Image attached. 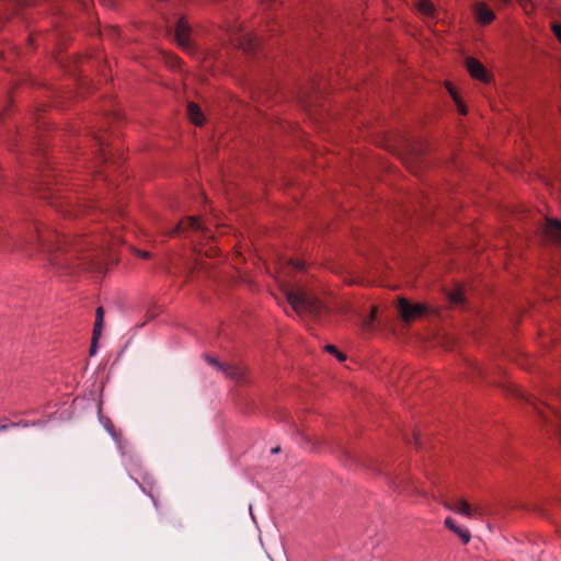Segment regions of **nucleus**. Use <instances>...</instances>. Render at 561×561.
Listing matches in <instances>:
<instances>
[{
	"instance_id": "nucleus-24",
	"label": "nucleus",
	"mask_w": 561,
	"mask_h": 561,
	"mask_svg": "<svg viewBox=\"0 0 561 561\" xmlns=\"http://www.w3.org/2000/svg\"><path fill=\"white\" fill-rule=\"evenodd\" d=\"M325 351L334 355L335 353H337L339 350L334 345H327Z\"/></svg>"
},
{
	"instance_id": "nucleus-2",
	"label": "nucleus",
	"mask_w": 561,
	"mask_h": 561,
	"mask_svg": "<svg viewBox=\"0 0 561 561\" xmlns=\"http://www.w3.org/2000/svg\"><path fill=\"white\" fill-rule=\"evenodd\" d=\"M286 296L291 308L298 313L307 312L313 317H320L328 312L327 306L306 289L293 288L286 291Z\"/></svg>"
},
{
	"instance_id": "nucleus-7",
	"label": "nucleus",
	"mask_w": 561,
	"mask_h": 561,
	"mask_svg": "<svg viewBox=\"0 0 561 561\" xmlns=\"http://www.w3.org/2000/svg\"><path fill=\"white\" fill-rule=\"evenodd\" d=\"M231 42L238 47L242 48L245 53H250L256 48L257 39L249 33L236 32L231 35Z\"/></svg>"
},
{
	"instance_id": "nucleus-16",
	"label": "nucleus",
	"mask_w": 561,
	"mask_h": 561,
	"mask_svg": "<svg viewBox=\"0 0 561 561\" xmlns=\"http://www.w3.org/2000/svg\"><path fill=\"white\" fill-rule=\"evenodd\" d=\"M103 317H104V310L102 307H99L96 309L95 323H94V329H93V331H95L96 336H101L102 329H103Z\"/></svg>"
},
{
	"instance_id": "nucleus-29",
	"label": "nucleus",
	"mask_w": 561,
	"mask_h": 561,
	"mask_svg": "<svg viewBox=\"0 0 561 561\" xmlns=\"http://www.w3.org/2000/svg\"><path fill=\"white\" fill-rule=\"evenodd\" d=\"M94 138L98 140V145H99L100 147H103V146H104V141H103L102 137H100V136L95 135V136H94Z\"/></svg>"
},
{
	"instance_id": "nucleus-9",
	"label": "nucleus",
	"mask_w": 561,
	"mask_h": 561,
	"mask_svg": "<svg viewBox=\"0 0 561 561\" xmlns=\"http://www.w3.org/2000/svg\"><path fill=\"white\" fill-rule=\"evenodd\" d=\"M466 68L471 77L481 80L483 82H488L490 77L485 69V67L476 58L468 57L466 59Z\"/></svg>"
},
{
	"instance_id": "nucleus-12",
	"label": "nucleus",
	"mask_w": 561,
	"mask_h": 561,
	"mask_svg": "<svg viewBox=\"0 0 561 561\" xmlns=\"http://www.w3.org/2000/svg\"><path fill=\"white\" fill-rule=\"evenodd\" d=\"M444 523H445V526L449 530L455 533L465 545L470 541L471 535H470L469 530L457 526L455 520L451 517H447Z\"/></svg>"
},
{
	"instance_id": "nucleus-31",
	"label": "nucleus",
	"mask_w": 561,
	"mask_h": 561,
	"mask_svg": "<svg viewBox=\"0 0 561 561\" xmlns=\"http://www.w3.org/2000/svg\"><path fill=\"white\" fill-rule=\"evenodd\" d=\"M274 2H276V0H262V3L266 5L273 4Z\"/></svg>"
},
{
	"instance_id": "nucleus-13",
	"label": "nucleus",
	"mask_w": 561,
	"mask_h": 561,
	"mask_svg": "<svg viewBox=\"0 0 561 561\" xmlns=\"http://www.w3.org/2000/svg\"><path fill=\"white\" fill-rule=\"evenodd\" d=\"M187 114L192 123H194L197 126H201L204 122L203 113L198 105H196L193 102H190L187 104Z\"/></svg>"
},
{
	"instance_id": "nucleus-23",
	"label": "nucleus",
	"mask_w": 561,
	"mask_h": 561,
	"mask_svg": "<svg viewBox=\"0 0 561 561\" xmlns=\"http://www.w3.org/2000/svg\"><path fill=\"white\" fill-rule=\"evenodd\" d=\"M18 424L14 423V422H10V423H0V431H7L9 427H14L16 426Z\"/></svg>"
},
{
	"instance_id": "nucleus-11",
	"label": "nucleus",
	"mask_w": 561,
	"mask_h": 561,
	"mask_svg": "<svg viewBox=\"0 0 561 561\" xmlns=\"http://www.w3.org/2000/svg\"><path fill=\"white\" fill-rule=\"evenodd\" d=\"M474 14L477 21L483 25L491 23L495 18L492 10L484 2H477L474 4Z\"/></svg>"
},
{
	"instance_id": "nucleus-28",
	"label": "nucleus",
	"mask_w": 561,
	"mask_h": 561,
	"mask_svg": "<svg viewBox=\"0 0 561 561\" xmlns=\"http://www.w3.org/2000/svg\"><path fill=\"white\" fill-rule=\"evenodd\" d=\"M500 3L506 4L510 3L512 0H496ZM522 5H524L525 0H517Z\"/></svg>"
},
{
	"instance_id": "nucleus-20",
	"label": "nucleus",
	"mask_w": 561,
	"mask_h": 561,
	"mask_svg": "<svg viewBox=\"0 0 561 561\" xmlns=\"http://www.w3.org/2000/svg\"><path fill=\"white\" fill-rule=\"evenodd\" d=\"M449 299L453 304H461L463 301V294L461 289L457 288L449 293Z\"/></svg>"
},
{
	"instance_id": "nucleus-18",
	"label": "nucleus",
	"mask_w": 561,
	"mask_h": 561,
	"mask_svg": "<svg viewBox=\"0 0 561 561\" xmlns=\"http://www.w3.org/2000/svg\"><path fill=\"white\" fill-rule=\"evenodd\" d=\"M447 89H448L449 94L453 96L454 101L457 103L459 112L465 115L467 113L466 107L460 102L456 91L454 90V88L451 85H448Z\"/></svg>"
},
{
	"instance_id": "nucleus-15",
	"label": "nucleus",
	"mask_w": 561,
	"mask_h": 561,
	"mask_svg": "<svg viewBox=\"0 0 561 561\" xmlns=\"http://www.w3.org/2000/svg\"><path fill=\"white\" fill-rule=\"evenodd\" d=\"M512 393L518 398H522L524 400H526L527 402H529L530 404H533L535 407V409L538 411L539 414H541L542 412L540 411V409L537 407L536 402L533 400L531 397L527 396L522 389H519L517 386H512L511 390Z\"/></svg>"
},
{
	"instance_id": "nucleus-26",
	"label": "nucleus",
	"mask_w": 561,
	"mask_h": 561,
	"mask_svg": "<svg viewBox=\"0 0 561 561\" xmlns=\"http://www.w3.org/2000/svg\"><path fill=\"white\" fill-rule=\"evenodd\" d=\"M334 355L340 362H344L346 359V355L341 353L340 351H337V353H335Z\"/></svg>"
},
{
	"instance_id": "nucleus-5",
	"label": "nucleus",
	"mask_w": 561,
	"mask_h": 561,
	"mask_svg": "<svg viewBox=\"0 0 561 561\" xmlns=\"http://www.w3.org/2000/svg\"><path fill=\"white\" fill-rule=\"evenodd\" d=\"M444 506L447 510H450L457 514H460L466 517H471L474 514L482 515L483 511L480 506L472 507L466 500L458 499L454 502L444 501Z\"/></svg>"
},
{
	"instance_id": "nucleus-19",
	"label": "nucleus",
	"mask_w": 561,
	"mask_h": 561,
	"mask_svg": "<svg viewBox=\"0 0 561 561\" xmlns=\"http://www.w3.org/2000/svg\"><path fill=\"white\" fill-rule=\"evenodd\" d=\"M291 268V270H295V271H302L305 268V264L304 262L299 261V260H288L285 264V266H283L282 268Z\"/></svg>"
},
{
	"instance_id": "nucleus-30",
	"label": "nucleus",
	"mask_w": 561,
	"mask_h": 561,
	"mask_svg": "<svg viewBox=\"0 0 561 561\" xmlns=\"http://www.w3.org/2000/svg\"><path fill=\"white\" fill-rule=\"evenodd\" d=\"M19 5H26L28 3V0H13Z\"/></svg>"
},
{
	"instance_id": "nucleus-25",
	"label": "nucleus",
	"mask_w": 561,
	"mask_h": 561,
	"mask_svg": "<svg viewBox=\"0 0 561 561\" xmlns=\"http://www.w3.org/2000/svg\"><path fill=\"white\" fill-rule=\"evenodd\" d=\"M334 355L340 362H344L346 359V355L341 353L340 351H337V353H335Z\"/></svg>"
},
{
	"instance_id": "nucleus-36",
	"label": "nucleus",
	"mask_w": 561,
	"mask_h": 561,
	"mask_svg": "<svg viewBox=\"0 0 561 561\" xmlns=\"http://www.w3.org/2000/svg\"><path fill=\"white\" fill-rule=\"evenodd\" d=\"M278 451H279V448H278V447H277V448H273V449H272V453H278Z\"/></svg>"
},
{
	"instance_id": "nucleus-6",
	"label": "nucleus",
	"mask_w": 561,
	"mask_h": 561,
	"mask_svg": "<svg viewBox=\"0 0 561 561\" xmlns=\"http://www.w3.org/2000/svg\"><path fill=\"white\" fill-rule=\"evenodd\" d=\"M185 229H192L195 231H202L204 233L207 232V229L204 227L202 221L197 217H188L186 220L180 221L172 230L167 231L161 229V233L164 236H175L180 231Z\"/></svg>"
},
{
	"instance_id": "nucleus-32",
	"label": "nucleus",
	"mask_w": 561,
	"mask_h": 561,
	"mask_svg": "<svg viewBox=\"0 0 561 561\" xmlns=\"http://www.w3.org/2000/svg\"><path fill=\"white\" fill-rule=\"evenodd\" d=\"M122 241L123 240L119 237H113V242L118 243V242H122Z\"/></svg>"
},
{
	"instance_id": "nucleus-37",
	"label": "nucleus",
	"mask_w": 561,
	"mask_h": 561,
	"mask_svg": "<svg viewBox=\"0 0 561 561\" xmlns=\"http://www.w3.org/2000/svg\"><path fill=\"white\" fill-rule=\"evenodd\" d=\"M106 159H107V158H106L105 153H103V158H102V160L105 162V161H106Z\"/></svg>"
},
{
	"instance_id": "nucleus-3",
	"label": "nucleus",
	"mask_w": 561,
	"mask_h": 561,
	"mask_svg": "<svg viewBox=\"0 0 561 561\" xmlns=\"http://www.w3.org/2000/svg\"><path fill=\"white\" fill-rule=\"evenodd\" d=\"M205 359L214 368L222 371L228 378L236 380V381H242L244 379V376H245L244 368L237 366V365H232V364L220 363L217 358H215L210 355H205Z\"/></svg>"
},
{
	"instance_id": "nucleus-35",
	"label": "nucleus",
	"mask_w": 561,
	"mask_h": 561,
	"mask_svg": "<svg viewBox=\"0 0 561 561\" xmlns=\"http://www.w3.org/2000/svg\"><path fill=\"white\" fill-rule=\"evenodd\" d=\"M99 266V263L94 264V263H91V268H96Z\"/></svg>"
},
{
	"instance_id": "nucleus-1",
	"label": "nucleus",
	"mask_w": 561,
	"mask_h": 561,
	"mask_svg": "<svg viewBox=\"0 0 561 561\" xmlns=\"http://www.w3.org/2000/svg\"><path fill=\"white\" fill-rule=\"evenodd\" d=\"M92 241L85 237L67 238L59 236L57 231L48 228L35 227L34 231L24 244L20 247L24 249L28 255L33 254L35 248L48 255L51 264L68 266L72 264V260L77 257L81 264L89 265V256H80L84 250L90 249Z\"/></svg>"
},
{
	"instance_id": "nucleus-4",
	"label": "nucleus",
	"mask_w": 561,
	"mask_h": 561,
	"mask_svg": "<svg viewBox=\"0 0 561 561\" xmlns=\"http://www.w3.org/2000/svg\"><path fill=\"white\" fill-rule=\"evenodd\" d=\"M398 309L405 322H411L427 312V308L425 306L421 304H411L404 298L399 300Z\"/></svg>"
},
{
	"instance_id": "nucleus-8",
	"label": "nucleus",
	"mask_w": 561,
	"mask_h": 561,
	"mask_svg": "<svg viewBox=\"0 0 561 561\" xmlns=\"http://www.w3.org/2000/svg\"><path fill=\"white\" fill-rule=\"evenodd\" d=\"M190 31H191V28H190L188 23L186 22V20L184 18H181L176 22L174 35H175L178 44L181 47H183L184 49L191 48Z\"/></svg>"
},
{
	"instance_id": "nucleus-34",
	"label": "nucleus",
	"mask_w": 561,
	"mask_h": 561,
	"mask_svg": "<svg viewBox=\"0 0 561 561\" xmlns=\"http://www.w3.org/2000/svg\"><path fill=\"white\" fill-rule=\"evenodd\" d=\"M102 1H103V3H104L105 5H110V3H111V1H110V0H102Z\"/></svg>"
},
{
	"instance_id": "nucleus-14",
	"label": "nucleus",
	"mask_w": 561,
	"mask_h": 561,
	"mask_svg": "<svg viewBox=\"0 0 561 561\" xmlns=\"http://www.w3.org/2000/svg\"><path fill=\"white\" fill-rule=\"evenodd\" d=\"M376 313H377L376 307H371L369 314L363 319L362 327L365 331H371L374 329Z\"/></svg>"
},
{
	"instance_id": "nucleus-10",
	"label": "nucleus",
	"mask_w": 561,
	"mask_h": 561,
	"mask_svg": "<svg viewBox=\"0 0 561 561\" xmlns=\"http://www.w3.org/2000/svg\"><path fill=\"white\" fill-rule=\"evenodd\" d=\"M545 233L550 241L561 247V221L546 218Z\"/></svg>"
},
{
	"instance_id": "nucleus-17",
	"label": "nucleus",
	"mask_w": 561,
	"mask_h": 561,
	"mask_svg": "<svg viewBox=\"0 0 561 561\" xmlns=\"http://www.w3.org/2000/svg\"><path fill=\"white\" fill-rule=\"evenodd\" d=\"M417 9L422 14L427 16H431L434 13V5L430 0H420L417 2Z\"/></svg>"
},
{
	"instance_id": "nucleus-33",
	"label": "nucleus",
	"mask_w": 561,
	"mask_h": 561,
	"mask_svg": "<svg viewBox=\"0 0 561 561\" xmlns=\"http://www.w3.org/2000/svg\"><path fill=\"white\" fill-rule=\"evenodd\" d=\"M420 444H421V443H420L419 437H415V445L419 447V446H420Z\"/></svg>"
},
{
	"instance_id": "nucleus-22",
	"label": "nucleus",
	"mask_w": 561,
	"mask_h": 561,
	"mask_svg": "<svg viewBox=\"0 0 561 561\" xmlns=\"http://www.w3.org/2000/svg\"><path fill=\"white\" fill-rule=\"evenodd\" d=\"M552 31L557 38L561 42V25L558 23L552 24Z\"/></svg>"
},
{
	"instance_id": "nucleus-21",
	"label": "nucleus",
	"mask_w": 561,
	"mask_h": 561,
	"mask_svg": "<svg viewBox=\"0 0 561 561\" xmlns=\"http://www.w3.org/2000/svg\"><path fill=\"white\" fill-rule=\"evenodd\" d=\"M100 339V336H96L95 335V331H93V334H92V342H91V346H90V355L93 356L95 355L96 353V350H98V340Z\"/></svg>"
},
{
	"instance_id": "nucleus-27",
	"label": "nucleus",
	"mask_w": 561,
	"mask_h": 561,
	"mask_svg": "<svg viewBox=\"0 0 561 561\" xmlns=\"http://www.w3.org/2000/svg\"><path fill=\"white\" fill-rule=\"evenodd\" d=\"M137 253L144 257V259H148L150 257V253L149 252H146V251H137Z\"/></svg>"
}]
</instances>
